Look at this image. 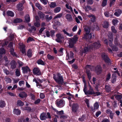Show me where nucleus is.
Listing matches in <instances>:
<instances>
[{
	"label": "nucleus",
	"instance_id": "f257e3e1",
	"mask_svg": "<svg viewBox=\"0 0 122 122\" xmlns=\"http://www.w3.org/2000/svg\"><path fill=\"white\" fill-rule=\"evenodd\" d=\"M86 46L84 48L83 51H81L80 54L82 55L83 53H85L88 51L90 49H97L100 47L101 46V45L99 42H95L92 45H89V47L87 45H85Z\"/></svg>",
	"mask_w": 122,
	"mask_h": 122
},
{
	"label": "nucleus",
	"instance_id": "f03ea898",
	"mask_svg": "<svg viewBox=\"0 0 122 122\" xmlns=\"http://www.w3.org/2000/svg\"><path fill=\"white\" fill-rule=\"evenodd\" d=\"M54 79L59 84L64 85L66 84V82H64L62 77L59 75H57L56 77Z\"/></svg>",
	"mask_w": 122,
	"mask_h": 122
},
{
	"label": "nucleus",
	"instance_id": "7ed1b4c3",
	"mask_svg": "<svg viewBox=\"0 0 122 122\" xmlns=\"http://www.w3.org/2000/svg\"><path fill=\"white\" fill-rule=\"evenodd\" d=\"M56 103L57 107H58L61 108L63 107L65 105V102L64 101L58 99L56 101Z\"/></svg>",
	"mask_w": 122,
	"mask_h": 122
},
{
	"label": "nucleus",
	"instance_id": "20e7f679",
	"mask_svg": "<svg viewBox=\"0 0 122 122\" xmlns=\"http://www.w3.org/2000/svg\"><path fill=\"white\" fill-rule=\"evenodd\" d=\"M102 57L104 61L109 65L111 64V61L107 57V56L105 53H103L102 54Z\"/></svg>",
	"mask_w": 122,
	"mask_h": 122
},
{
	"label": "nucleus",
	"instance_id": "39448f33",
	"mask_svg": "<svg viewBox=\"0 0 122 122\" xmlns=\"http://www.w3.org/2000/svg\"><path fill=\"white\" fill-rule=\"evenodd\" d=\"M78 39V37L77 36H75L73 39L70 40L69 42V45L72 48L73 46V44L76 42Z\"/></svg>",
	"mask_w": 122,
	"mask_h": 122
},
{
	"label": "nucleus",
	"instance_id": "423d86ee",
	"mask_svg": "<svg viewBox=\"0 0 122 122\" xmlns=\"http://www.w3.org/2000/svg\"><path fill=\"white\" fill-rule=\"evenodd\" d=\"M56 36L57 38L56 39V41L58 42H61L64 39V37L60 33L57 34Z\"/></svg>",
	"mask_w": 122,
	"mask_h": 122
},
{
	"label": "nucleus",
	"instance_id": "0eeeda50",
	"mask_svg": "<svg viewBox=\"0 0 122 122\" xmlns=\"http://www.w3.org/2000/svg\"><path fill=\"white\" fill-rule=\"evenodd\" d=\"M89 90L87 92V93H86V94L92 95L95 94V92L93 88L90 85L89 83Z\"/></svg>",
	"mask_w": 122,
	"mask_h": 122
},
{
	"label": "nucleus",
	"instance_id": "6e6552de",
	"mask_svg": "<svg viewBox=\"0 0 122 122\" xmlns=\"http://www.w3.org/2000/svg\"><path fill=\"white\" fill-rule=\"evenodd\" d=\"M33 73L34 74L39 76L41 75V72L40 70L38 68H35L33 69Z\"/></svg>",
	"mask_w": 122,
	"mask_h": 122
},
{
	"label": "nucleus",
	"instance_id": "1a4fd4ad",
	"mask_svg": "<svg viewBox=\"0 0 122 122\" xmlns=\"http://www.w3.org/2000/svg\"><path fill=\"white\" fill-rule=\"evenodd\" d=\"M19 45L20 46V48L22 53L23 54L25 53V45L21 43L19 44Z\"/></svg>",
	"mask_w": 122,
	"mask_h": 122
},
{
	"label": "nucleus",
	"instance_id": "9d476101",
	"mask_svg": "<svg viewBox=\"0 0 122 122\" xmlns=\"http://www.w3.org/2000/svg\"><path fill=\"white\" fill-rule=\"evenodd\" d=\"M87 16L89 18H91V19L89 20L91 23L94 22L95 21L96 18L94 15L92 14H91L88 15Z\"/></svg>",
	"mask_w": 122,
	"mask_h": 122
},
{
	"label": "nucleus",
	"instance_id": "9b49d317",
	"mask_svg": "<svg viewBox=\"0 0 122 122\" xmlns=\"http://www.w3.org/2000/svg\"><path fill=\"white\" fill-rule=\"evenodd\" d=\"M78 106L77 104H74L72 107V111L74 112H76L77 110Z\"/></svg>",
	"mask_w": 122,
	"mask_h": 122
},
{
	"label": "nucleus",
	"instance_id": "f8f14e48",
	"mask_svg": "<svg viewBox=\"0 0 122 122\" xmlns=\"http://www.w3.org/2000/svg\"><path fill=\"white\" fill-rule=\"evenodd\" d=\"M65 18L67 20L70 22H71L73 20V18L71 15L69 14H66L65 16Z\"/></svg>",
	"mask_w": 122,
	"mask_h": 122
},
{
	"label": "nucleus",
	"instance_id": "ddd939ff",
	"mask_svg": "<svg viewBox=\"0 0 122 122\" xmlns=\"http://www.w3.org/2000/svg\"><path fill=\"white\" fill-rule=\"evenodd\" d=\"M22 70L23 72L24 73H27L28 71H30V70L28 66L23 67L22 68Z\"/></svg>",
	"mask_w": 122,
	"mask_h": 122
},
{
	"label": "nucleus",
	"instance_id": "4468645a",
	"mask_svg": "<svg viewBox=\"0 0 122 122\" xmlns=\"http://www.w3.org/2000/svg\"><path fill=\"white\" fill-rule=\"evenodd\" d=\"M74 54L71 51H70L69 53H67L66 55V58L68 59H70L73 58Z\"/></svg>",
	"mask_w": 122,
	"mask_h": 122
},
{
	"label": "nucleus",
	"instance_id": "2eb2a0df",
	"mask_svg": "<svg viewBox=\"0 0 122 122\" xmlns=\"http://www.w3.org/2000/svg\"><path fill=\"white\" fill-rule=\"evenodd\" d=\"M106 113L109 115L111 119L113 118L114 114L112 112V111L110 110L109 109H107L106 111Z\"/></svg>",
	"mask_w": 122,
	"mask_h": 122
},
{
	"label": "nucleus",
	"instance_id": "dca6fc26",
	"mask_svg": "<svg viewBox=\"0 0 122 122\" xmlns=\"http://www.w3.org/2000/svg\"><path fill=\"white\" fill-rule=\"evenodd\" d=\"M111 35H108V37L109 39V46H110L112 47V42L113 41V36L112 35L111 33Z\"/></svg>",
	"mask_w": 122,
	"mask_h": 122
},
{
	"label": "nucleus",
	"instance_id": "f3484780",
	"mask_svg": "<svg viewBox=\"0 0 122 122\" xmlns=\"http://www.w3.org/2000/svg\"><path fill=\"white\" fill-rule=\"evenodd\" d=\"M99 105L98 102H96L94 105V108H93L92 107H91V109L92 111L94 110L95 109H98L99 107Z\"/></svg>",
	"mask_w": 122,
	"mask_h": 122
},
{
	"label": "nucleus",
	"instance_id": "a211bd4d",
	"mask_svg": "<svg viewBox=\"0 0 122 122\" xmlns=\"http://www.w3.org/2000/svg\"><path fill=\"white\" fill-rule=\"evenodd\" d=\"M40 117L41 120H45L47 118L46 114L44 113L41 114Z\"/></svg>",
	"mask_w": 122,
	"mask_h": 122
},
{
	"label": "nucleus",
	"instance_id": "6ab92c4d",
	"mask_svg": "<svg viewBox=\"0 0 122 122\" xmlns=\"http://www.w3.org/2000/svg\"><path fill=\"white\" fill-rule=\"evenodd\" d=\"M105 16L107 17H112L113 16V13L109 11H106L104 13Z\"/></svg>",
	"mask_w": 122,
	"mask_h": 122
},
{
	"label": "nucleus",
	"instance_id": "aec40b11",
	"mask_svg": "<svg viewBox=\"0 0 122 122\" xmlns=\"http://www.w3.org/2000/svg\"><path fill=\"white\" fill-rule=\"evenodd\" d=\"M56 113V114L58 115H62L64 114V112L63 110L58 111L56 109L54 108V113Z\"/></svg>",
	"mask_w": 122,
	"mask_h": 122
},
{
	"label": "nucleus",
	"instance_id": "412c9836",
	"mask_svg": "<svg viewBox=\"0 0 122 122\" xmlns=\"http://www.w3.org/2000/svg\"><path fill=\"white\" fill-rule=\"evenodd\" d=\"M13 112L14 114L17 115H20L21 113L20 111L18 109L15 108L14 109Z\"/></svg>",
	"mask_w": 122,
	"mask_h": 122
},
{
	"label": "nucleus",
	"instance_id": "4be33fe9",
	"mask_svg": "<svg viewBox=\"0 0 122 122\" xmlns=\"http://www.w3.org/2000/svg\"><path fill=\"white\" fill-rule=\"evenodd\" d=\"M122 13V11L120 10H118L116 12L114 13V15L117 17L120 16V14Z\"/></svg>",
	"mask_w": 122,
	"mask_h": 122
},
{
	"label": "nucleus",
	"instance_id": "5701e85b",
	"mask_svg": "<svg viewBox=\"0 0 122 122\" xmlns=\"http://www.w3.org/2000/svg\"><path fill=\"white\" fill-rule=\"evenodd\" d=\"M22 21V20L21 19L16 18L14 20L13 22L15 23H19Z\"/></svg>",
	"mask_w": 122,
	"mask_h": 122
},
{
	"label": "nucleus",
	"instance_id": "b1692460",
	"mask_svg": "<svg viewBox=\"0 0 122 122\" xmlns=\"http://www.w3.org/2000/svg\"><path fill=\"white\" fill-rule=\"evenodd\" d=\"M16 63L14 61H12L11 62V67L12 69H14L16 67Z\"/></svg>",
	"mask_w": 122,
	"mask_h": 122
},
{
	"label": "nucleus",
	"instance_id": "393cba45",
	"mask_svg": "<svg viewBox=\"0 0 122 122\" xmlns=\"http://www.w3.org/2000/svg\"><path fill=\"white\" fill-rule=\"evenodd\" d=\"M19 96L21 98L26 97L27 96V94L25 92H22L19 94Z\"/></svg>",
	"mask_w": 122,
	"mask_h": 122
},
{
	"label": "nucleus",
	"instance_id": "a878e982",
	"mask_svg": "<svg viewBox=\"0 0 122 122\" xmlns=\"http://www.w3.org/2000/svg\"><path fill=\"white\" fill-rule=\"evenodd\" d=\"M14 49L13 48H11L10 51L11 54L13 56L19 57V56L17 55L14 52Z\"/></svg>",
	"mask_w": 122,
	"mask_h": 122
},
{
	"label": "nucleus",
	"instance_id": "bb28decb",
	"mask_svg": "<svg viewBox=\"0 0 122 122\" xmlns=\"http://www.w3.org/2000/svg\"><path fill=\"white\" fill-rule=\"evenodd\" d=\"M96 71L98 74L100 73L101 71V68L100 66H98L96 68Z\"/></svg>",
	"mask_w": 122,
	"mask_h": 122
},
{
	"label": "nucleus",
	"instance_id": "cd10ccee",
	"mask_svg": "<svg viewBox=\"0 0 122 122\" xmlns=\"http://www.w3.org/2000/svg\"><path fill=\"white\" fill-rule=\"evenodd\" d=\"M103 27L105 28H107L109 25L108 23L106 21L103 22V23L102 24Z\"/></svg>",
	"mask_w": 122,
	"mask_h": 122
},
{
	"label": "nucleus",
	"instance_id": "c85d7f7f",
	"mask_svg": "<svg viewBox=\"0 0 122 122\" xmlns=\"http://www.w3.org/2000/svg\"><path fill=\"white\" fill-rule=\"evenodd\" d=\"M83 7L86 11H88L89 10H91L92 9L89 6H87L86 7L85 6H83Z\"/></svg>",
	"mask_w": 122,
	"mask_h": 122
},
{
	"label": "nucleus",
	"instance_id": "c756f323",
	"mask_svg": "<svg viewBox=\"0 0 122 122\" xmlns=\"http://www.w3.org/2000/svg\"><path fill=\"white\" fill-rule=\"evenodd\" d=\"M85 31L86 32L87 35V34H88L90 31V28L87 26H86L84 28Z\"/></svg>",
	"mask_w": 122,
	"mask_h": 122
},
{
	"label": "nucleus",
	"instance_id": "7c9ffc66",
	"mask_svg": "<svg viewBox=\"0 0 122 122\" xmlns=\"http://www.w3.org/2000/svg\"><path fill=\"white\" fill-rule=\"evenodd\" d=\"M4 80L7 83H11L12 81L11 79L8 77H5L4 79Z\"/></svg>",
	"mask_w": 122,
	"mask_h": 122
},
{
	"label": "nucleus",
	"instance_id": "2f4dec72",
	"mask_svg": "<svg viewBox=\"0 0 122 122\" xmlns=\"http://www.w3.org/2000/svg\"><path fill=\"white\" fill-rule=\"evenodd\" d=\"M27 55L29 57H30L32 56V52L30 49L28 50L27 52Z\"/></svg>",
	"mask_w": 122,
	"mask_h": 122
},
{
	"label": "nucleus",
	"instance_id": "473e14b6",
	"mask_svg": "<svg viewBox=\"0 0 122 122\" xmlns=\"http://www.w3.org/2000/svg\"><path fill=\"white\" fill-rule=\"evenodd\" d=\"M62 31L64 34L66 35L67 36H71L73 35L72 33L69 34L66 31L65 29L63 30Z\"/></svg>",
	"mask_w": 122,
	"mask_h": 122
},
{
	"label": "nucleus",
	"instance_id": "72a5a7b5",
	"mask_svg": "<svg viewBox=\"0 0 122 122\" xmlns=\"http://www.w3.org/2000/svg\"><path fill=\"white\" fill-rule=\"evenodd\" d=\"M66 7L67 9L69 10L72 12H73L72 8L71 6H69V4L68 3L66 5Z\"/></svg>",
	"mask_w": 122,
	"mask_h": 122
},
{
	"label": "nucleus",
	"instance_id": "f704fd0d",
	"mask_svg": "<svg viewBox=\"0 0 122 122\" xmlns=\"http://www.w3.org/2000/svg\"><path fill=\"white\" fill-rule=\"evenodd\" d=\"M118 22V21L116 19H113L112 21V23L114 25H117Z\"/></svg>",
	"mask_w": 122,
	"mask_h": 122
},
{
	"label": "nucleus",
	"instance_id": "c9c22d12",
	"mask_svg": "<svg viewBox=\"0 0 122 122\" xmlns=\"http://www.w3.org/2000/svg\"><path fill=\"white\" fill-rule=\"evenodd\" d=\"M38 14L40 18H43L44 16V15L41 12L39 11L38 12Z\"/></svg>",
	"mask_w": 122,
	"mask_h": 122
},
{
	"label": "nucleus",
	"instance_id": "e433bc0d",
	"mask_svg": "<svg viewBox=\"0 0 122 122\" xmlns=\"http://www.w3.org/2000/svg\"><path fill=\"white\" fill-rule=\"evenodd\" d=\"M7 14L8 15L11 17L13 16L14 15V13L10 11H7Z\"/></svg>",
	"mask_w": 122,
	"mask_h": 122
},
{
	"label": "nucleus",
	"instance_id": "4c0bfd02",
	"mask_svg": "<svg viewBox=\"0 0 122 122\" xmlns=\"http://www.w3.org/2000/svg\"><path fill=\"white\" fill-rule=\"evenodd\" d=\"M17 106H22L24 105V103L21 101L19 100L17 102Z\"/></svg>",
	"mask_w": 122,
	"mask_h": 122
},
{
	"label": "nucleus",
	"instance_id": "58836bf2",
	"mask_svg": "<svg viewBox=\"0 0 122 122\" xmlns=\"http://www.w3.org/2000/svg\"><path fill=\"white\" fill-rule=\"evenodd\" d=\"M92 35H93V36H94V35L93 34V33H91L88 35V34H87V35L86 34V35H85V36L84 38H86V36H88V38L89 39H91L92 37Z\"/></svg>",
	"mask_w": 122,
	"mask_h": 122
},
{
	"label": "nucleus",
	"instance_id": "ea45409f",
	"mask_svg": "<svg viewBox=\"0 0 122 122\" xmlns=\"http://www.w3.org/2000/svg\"><path fill=\"white\" fill-rule=\"evenodd\" d=\"M25 20L27 22H29L30 19L29 15H26L25 17Z\"/></svg>",
	"mask_w": 122,
	"mask_h": 122
},
{
	"label": "nucleus",
	"instance_id": "a19ab883",
	"mask_svg": "<svg viewBox=\"0 0 122 122\" xmlns=\"http://www.w3.org/2000/svg\"><path fill=\"white\" fill-rule=\"evenodd\" d=\"M86 73L89 80H90L91 78V74L90 71H87Z\"/></svg>",
	"mask_w": 122,
	"mask_h": 122
},
{
	"label": "nucleus",
	"instance_id": "79ce46f5",
	"mask_svg": "<svg viewBox=\"0 0 122 122\" xmlns=\"http://www.w3.org/2000/svg\"><path fill=\"white\" fill-rule=\"evenodd\" d=\"M37 63L38 64H41L42 65H44L45 64L44 62L41 59H39L38 60Z\"/></svg>",
	"mask_w": 122,
	"mask_h": 122
},
{
	"label": "nucleus",
	"instance_id": "37998d69",
	"mask_svg": "<svg viewBox=\"0 0 122 122\" xmlns=\"http://www.w3.org/2000/svg\"><path fill=\"white\" fill-rule=\"evenodd\" d=\"M15 74L17 76H19L20 75V70L16 69V70Z\"/></svg>",
	"mask_w": 122,
	"mask_h": 122
},
{
	"label": "nucleus",
	"instance_id": "c03bdc74",
	"mask_svg": "<svg viewBox=\"0 0 122 122\" xmlns=\"http://www.w3.org/2000/svg\"><path fill=\"white\" fill-rule=\"evenodd\" d=\"M61 10V8L60 7H57L55 9L54 11L55 13L59 12Z\"/></svg>",
	"mask_w": 122,
	"mask_h": 122
},
{
	"label": "nucleus",
	"instance_id": "a18cd8bd",
	"mask_svg": "<svg viewBox=\"0 0 122 122\" xmlns=\"http://www.w3.org/2000/svg\"><path fill=\"white\" fill-rule=\"evenodd\" d=\"M115 98L118 100L122 98V96L121 95H117L115 96Z\"/></svg>",
	"mask_w": 122,
	"mask_h": 122
},
{
	"label": "nucleus",
	"instance_id": "49530a36",
	"mask_svg": "<svg viewBox=\"0 0 122 122\" xmlns=\"http://www.w3.org/2000/svg\"><path fill=\"white\" fill-rule=\"evenodd\" d=\"M18 10L20 11L22 10L23 9V7H22V5L21 4H19V5L18 6Z\"/></svg>",
	"mask_w": 122,
	"mask_h": 122
},
{
	"label": "nucleus",
	"instance_id": "de8ad7c7",
	"mask_svg": "<svg viewBox=\"0 0 122 122\" xmlns=\"http://www.w3.org/2000/svg\"><path fill=\"white\" fill-rule=\"evenodd\" d=\"M5 104L4 101H1L0 102V107H3L5 106Z\"/></svg>",
	"mask_w": 122,
	"mask_h": 122
},
{
	"label": "nucleus",
	"instance_id": "09e8293b",
	"mask_svg": "<svg viewBox=\"0 0 122 122\" xmlns=\"http://www.w3.org/2000/svg\"><path fill=\"white\" fill-rule=\"evenodd\" d=\"M29 31L30 32H32V30L35 31L36 30V28L34 26H32L31 27V29H28Z\"/></svg>",
	"mask_w": 122,
	"mask_h": 122
},
{
	"label": "nucleus",
	"instance_id": "8fccbe9b",
	"mask_svg": "<svg viewBox=\"0 0 122 122\" xmlns=\"http://www.w3.org/2000/svg\"><path fill=\"white\" fill-rule=\"evenodd\" d=\"M36 7H37L39 10H41L42 9V8L41 6L40 5L39 3H36L35 4Z\"/></svg>",
	"mask_w": 122,
	"mask_h": 122
},
{
	"label": "nucleus",
	"instance_id": "3c124183",
	"mask_svg": "<svg viewBox=\"0 0 122 122\" xmlns=\"http://www.w3.org/2000/svg\"><path fill=\"white\" fill-rule=\"evenodd\" d=\"M8 43V42L7 41H3L1 43H0V44H2V46H4L5 45H7Z\"/></svg>",
	"mask_w": 122,
	"mask_h": 122
},
{
	"label": "nucleus",
	"instance_id": "603ef678",
	"mask_svg": "<svg viewBox=\"0 0 122 122\" xmlns=\"http://www.w3.org/2000/svg\"><path fill=\"white\" fill-rule=\"evenodd\" d=\"M47 58L50 60H52L53 59V57L52 56H51L49 54H48L47 56Z\"/></svg>",
	"mask_w": 122,
	"mask_h": 122
},
{
	"label": "nucleus",
	"instance_id": "864d4df0",
	"mask_svg": "<svg viewBox=\"0 0 122 122\" xmlns=\"http://www.w3.org/2000/svg\"><path fill=\"white\" fill-rule=\"evenodd\" d=\"M62 13L59 14L54 18V19L56 18H58L61 17L62 16Z\"/></svg>",
	"mask_w": 122,
	"mask_h": 122
},
{
	"label": "nucleus",
	"instance_id": "5fc2aeb1",
	"mask_svg": "<svg viewBox=\"0 0 122 122\" xmlns=\"http://www.w3.org/2000/svg\"><path fill=\"white\" fill-rule=\"evenodd\" d=\"M63 48H61L59 51L58 52V53H60V54H58V55L59 56H60L62 55L63 54Z\"/></svg>",
	"mask_w": 122,
	"mask_h": 122
},
{
	"label": "nucleus",
	"instance_id": "6e6d98bb",
	"mask_svg": "<svg viewBox=\"0 0 122 122\" xmlns=\"http://www.w3.org/2000/svg\"><path fill=\"white\" fill-rule=\"evenodd\" d=\"M112 76L113 79L112 80V82L113 83L116 81V77L114 74L112 75Z\"/></svg>",
	"mask_w": 122,
	"mask_h": 122
},
{
	"label": "nucleus",
	"instance_id": "4d7b16f0",
	"mask_svg": "<svg viewBox=\"0 0 122 122\" xmlns=\"http://www.w3.org/2000/svg\"><path fill=\"white\" fill-rule=\"evenodd\" d=\"M111 30L112 32L113 33H116L117 32V31L115 29L114 26H112L111 27Z\"/></svg>",
	"mask_w": 122,
	"mask_h": 122
},
{
	"label": "nucleus",
	"instance_id": "13d9d810",
	"mask_svg": "<svg viewBox=\"0 0 122 122\" xmlns=\"http://www.w3.org/2000/svg\"><path fill=\"white\" fill-rule=\"evenodd\" d=\"M34 25L36 27H38L40 26V24L39 22L36 21L34 23Z\"/></svg>",
	"mask_w": 122,
	"mask_h": 122
},
{
	"label": "nucleus",
	"instance_id": "bf43d9fd",
	"mask_svg": "<svg viewBox=\"0 0 122 122\" xmlns=\"http://www.w3.org/2000/svg\"><path fill=\"white\" fill-rule=\"evenodd\" d=\"M107 0H103L102 5V6L104 7L106 5Z\"/></svg>",
	"mask_w": 122,
	"mask_h": 122
},
{
	"label": "nucleus",
	"instance_id": "052dcab7",
	"mask_svg": "<svg viewBox=\"0 0 122 122\" xmlns=\"http://www.w3.org/2000/svg\"><path fill=\"white\" fill-rule=\"evenodd\" d=\"M2 50L3 51V52H1V50H0V59L2 57V54L5 53V50L2 49Z\"/></svg>",
	"mask_w": 122,
	"mask_h": 122
},
{
	"label": "nucleus",
	"instance_id": "680f3d73",
	"mask_svg": "<svg viewBox=\"0 0 122 122\" xmlns=\"http://www.w3.org/2000/svg\"><path fill=\"white\" fill-rule=\"evenodd\" d=\"M83 91L86 94L87 93V86L86 85V83H85L84 86V87L83 90Z\"/></svg>",
	"mask_w": 122,
	"mask_h": 122
},
{
	"label": "nucleus",
	"instance_id": "e2e57ef3",
	"mask_svg": "<svg viewBox=\"0 0 122 122\" xmlns=\"http://www.w3.org/2000/svg\"><path fill=\"white\" fill-rule=\"evenodd\" d=\"M17 63L20 67L22 66L24 64L20 61H17Z\"/></svg>",
	"mask_w": 122,
	"mask_h": 122
},
{
	"label": "nucleus",
	"instance_id": "0e129e2a",
	"mask_svg": "<svg viewBox=\"0 0 122 122\" xmlns=\"http://www.w3.org/2000/svg\"><path fill=\"white\" fill-rule=\"evenodd\" d=\"M19 84L20 86H21L22 85H23L25 84L24 81H21L19 82Z\"/></svg>",
	"mask_w": 122,
	"mask_h": 122
},
{
	"label": "nucleus",
	"instance_id": "69168bd1",
	"mask_svg": "<svg viewBox=\"0 0 122 122\" xmlns=\"http://www.w3.org/2000/svg\"><path fill=\"white\" fill-rule=\"evenodd\" d=\"M77 26L76 25H75L72 28V30L73 32H75L76 31L77 29Z\"/></svg>",
	"mask_w": 122,
	"mask_h": 122
},
{
	"label": "nucleus",
	"instance_id": "338daca9",
	"mask_svg": "<svg viewBox=\"0 0 122 122\" xmlns=\"http://www.w3.org/2000/svg\"><path fill=\"white\" fill-rule=\"evenodd\" d=\"M40 101H41V100L40 99H37L35 101V102H34V104H38L40 102Z\"/></svg>",
	"mask_w": 122,
	"mask_h": 122
},
{
	"label": "nucleus",
	"instance_id": "774afa93",
	"mask_svg": "<svg viewBox=\"0 0 122 122\" xmlns=\"http://www.w3.org/2000/svg\"><path fill=\"white\" fill-rule=\"evenodd\" d=\"M25 28L24 26L23 25H20L18 27V29L21 30Z\"/></svg>",
	"mask_w": 122,
	"mask_h": 122
}]
</instances>
